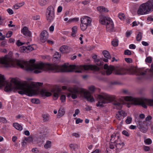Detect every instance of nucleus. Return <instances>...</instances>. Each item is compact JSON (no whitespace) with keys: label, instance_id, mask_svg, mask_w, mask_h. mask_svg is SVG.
I'll return each instance as SVG.
<instances>
[{"label":"nucleus","instance_id":"1","mask_svg":"<svg viewBox=\"0 0 153 153\" xmlns=\"http://www.w3.org/2000/svg\"><path fill=\"white\" fill-rule=\"evenodd\" d=\"M34 59L30 60L29 62L23 60H13L11 56L7 55L0 57V64H3L6 67H16V66L27 71L34 70V73L39 74L44 71L57 72H71L81 73L84 70L91 69L98 71V66L94 65H70L68 66L65 64L61 66L54 64H46L42 62L35 63Z\"/></svg>","mask_w":153,"mask_h":153},{"label":"nucleus","instance_id":"2","mask_svg":"<svg viewBox=\"0 0 153 153\" xmlns=\"http://www.w3.org/2000/svg\"><path fill=\"white\" fill-rule=\"evenodd\" d=\"M12 83L6 81L4 76L0 74V87L4 86V91H11L14 89L18 90V93L21 95L26 94L29 96L38 94L43 97H48L51 95V93L45 89H42L40 92L37 86L41 85L42 83H35L25 81L21 82L14 79L11 80Z\"/></svg>","mask_w":153,"mask_h":153},{"label":"nucleus","instance_id":"3","mask_svg":"<svg viewBox=\"0 0 153 153\" xmlns=\"http://www.w3.org/2000/svg\"><path fill=\"white\" fill-rule=\"evenodd\" d=\"M116 97L114 95H110L106 93H102L98 96L97 99L98 102L97 106L102 107L103 104L108 103L114 101L113 104L114 108L117 109H121L122 107L123 100L131 102L135 105H141L143 107L146 108L147 105L153 106V100L145 98H134L131 97L126 96L121 97L118 100H115Z\"/></svg>","mask_w":153,"mask_h":153},{"label":"nucleus","instance_id":"4","mask_svg":"<svg viewBox=\"0 0 153 153\" xmlns=\"http://www.w3.org/2000/svg\"><path fill=\"white\" fill-rule=\"evenodd\" d=\"M69 92L68 94V97L71 96L73 99H75L77 97V94H79L83 96L86 100L90 102H94V99L91 95L90 93L85 89L78 88H68Z\"/></svg>","mask_w":153,"mask_h":153},{"label":"nucleus","instance_id":"5","mask_svg":"<svg viewBox=\"0 0 153 153\" xmlns=\"http://www.w3.org/2000/svg\"><path fill=\"white\" fill-rule=\"evenodd\" d=\"M153 11V0H150L140 5L137 13L138 15H144L149 14Z\"/></svg>","mask_w":153,"mask_h":153},{"label":"nucleus","instance_id":"6","mask_svg":"<svg viewBox=\"0 0 153 153\" xmlns=\"http://www.w3.org/2000/svg\"><path fill=\"white\" fill-rule=\"evenodd\" d=\"M104 68V69L106 70V72L107 75L111 74L112 71L114 70L115 74L117 75H123L125 74L126 72V70L124 68H115L114 66L110 65L108 66L107 64H105Z\"/></svg>","mask_w":153,"mask_h":153},{"label":"nucleus","instance_id":"7","mask_svg":"<svg viewBox=\"0 0 153 153\" xmlns=\"http://www.w3.org/2000/svg\"><path fill=\"white\" fill-rule=\"evenodd\" d=\"M40 39L42 42H46L48 38L49 34L48 32L46 30H43L40 34Z\"/></svg>","mask_w":153,"mask_h":153},{"label":"nucleus","instance_id":"8","mask_svg":"<svg viewBox=\"0 0 153 153\" xmlns=\"http://www.w3.org/2000/svg\"><path fill=\"white\" fill-rule=\"evenodd\" d=\"M61 89L60 88H57L52 90V92L53 95V99L56 100L58 98L59 95L61 94Z\"/></svg>","mask_w":153,"mask_h":153},{"label":"nucleus","instance_id":"9","mask_svg":"<svg viewBox=\"0 0 153 153\" xmlns=\"http://www.w3.org/2000/svg\"><path fill=\"white\" fill-rule=\"evenodd\" d=\"M111 19L110 17H106L103 15H101L99 16V21L102 25H105L107 24Z\"/></svg>","mask_w":153,"mask_h":153},{"label":"nucleus","instance_id":"10","mask_svg":"<svg viewBox=\"0 0 153 153\" xmlns=\"http://www.w3.org/2000/svg\"><path fill=\"white\" fill-rule=\"evenodd\" d=\"M120 139V135L119 133H114L111 136L110 140L111 142H113L114 143L116 142H119Z\"/></svg>","mask_w":153,"mask_h":153},{"label":"nucleus","instance_id":"11","mask_svg":"<svg viewBox=\"0 0 153 153\" xmlns=\"http://www.w3.org/2000/svg\"><path fill=\"white\" fill-rule=\"evenodd\" d=\"M80 21L81 22L85 24L88 26H89L91 25L92 22L91 18L87 16L83 17L81 19Z\"/></svg>","mask_w":153,"mask_h":153},{"label":"nucleus","instance_id":"12","mask_svg":"<svg viewBox=\"0 0 153 153\" xmlns=\"http://www.w3.org/2000/svg\"><path fill=\"white\" fill-rule=\"evenodd\" d=\"M105 25L106 26V30L107 31L111 32L114 31V23L111 19L108 22L107 24H105Z\"/></svg>","mask_w":153,"mask_h":153},{"label":"nucleus","instance_id":"13","mask_svg":"<svg viewBox=\"0 0 153 153\" xmlns=\"http://www.w3.org/2000/svg\"><path fill=\"white\" fill-rule=\"evenodd\" d=\"M126 113L123 111H119L116 115V118L119 120H120L122 119V117H123L126 116Z\"/></svg>","mask_w":153,"mask_h":153},{"label":"nucleus","instance_id":"14","mask_svg":"<svg viewBox=\"0 0 153 153\" xmlns=\"http://www.w3.org/2000/svg\"><path fill=\"white\" fill-rule=\"evenodd\" d=\"M21 32L25 36L30 37L31 35L30 31L28 30V28L26 27L23 28L21 30Z\"/></svg>","mask_w":153,"mask_h":153},{"label":"nucleus","instance_id":"15","mask_svg":"<svg viewBox=\"0 0 153 153\" xmlns=\"http://www.w3.org/2000/svg\"><path fill=\"white\" fill-rule=\"evenodd\" d=\"M59 50L62 53H67L70 51V48L67 46L63 45L60 47Z\"/></svg>","mask_w":153,"mask_h":153},{"label":"nucleus","instance_id":"16","mask_svg":"<svg viewBox=\"0 0 153 153\" xmlns=\"http://www.w3.org/2000/svg\"><path fill=\"white\" fill-rule=\"evenodd\" d=\"M115 144L116 149L118 150H121L123 148L124 145V143L121 141L120 139L119 142H116Z\"/></svg>","mask_w":153,"mask_h":153},{"label":"nucleus","instance_id":"17","mask_svg":"<svg viewBox=\"0 0 153 153\" xmlns=\"http://www.w3.org/2000/svg\"><path fill=\"white\" fill-rule=\"evenodd\" d=\"M97 11L101 13H107L109 11L107 8L102 6H99L97 7Z\"/></svg>","mask_w":153,"mask_h":153},{"label":"nucleus","instance_id":"18","mask_svg":"<svg viewBox=\"0 0 153 153\" xmlns=\"http://www.w3.org/2000/svg\"><path fill=\"white\" fill-rule=\"evenodd\" d=\"M65 113L64 109L63 108H60L59 111L57 115V118H60L64 115Z\"/></svg>","mask_w":153,"mask_h":153},{"label":"nucleus","instance_id":"19","mask_svg":"<svg viewBox=\"0 0 153 153\" xmlns=\"http://www.w3.org/2000/svg\"><path fill=\"white\" fill-rule=\"evenodd\" d=\"M46 15L47 19L49 22L52 21L54 18V14L46 13Z\"/></svg>","mask_w":153,"mask_h":153},{"label":"nucleus","instance_id":"20","mask_svg":"<svg viewBox=\"0 0 153 153\" xmlns=\"http://www.w3.org/2000/svg\"><path fill=\"white\" fill-rule=\"evenodd\" d=\"M46 13L54 14V8L51 6L48 7L47 9Z\"/></svg>","mask_w":153,"mask_h":153},{"label":"nucleus","instance_id":"21","mask_svg":"<svg viewBox=\"0 0 153 153\" xmlns=\"http://www.w3.org/2000/svg\"><path fill=\"white\" fill-rule=\"evenodd\" d=\"M137 127L138 128L140 129V131L143 133H146L147 131V128H144L140 123L137 125Z\"/></svg>","mask_w":153,"mask_h":153},{"label":"nucleus","instance_id":"22","mask_svg":"<svg viewBox=\"0 0 153 153\" xmlns=\"http://www.w3.org/2000/svg\"><path fill=\"white\" fill-rule=\"evenodd\" d=\"M13 126L17 130L19 131H21L22 128V126L17 123H13Z\"/></svg>","mask_w":153,"mask_h":153},{"label":"nucleus","instance_id":"23","mask_svg":"<svg viewBox=\"0 0 153 153\" xmlns=\"http://www.w3.org/2000/svg\"><path fill=\"white\" fill-rule=\"evenodd\" d=\"M102 53L104 56L107 59H110L111 56L110 55L109 52L107 51H104L102 52Z\"/></svg>","mask_w":153,"mask_h":153},{"label":"nucleus","instance_id":"24","mask_svg":"<svg viewBox=\"0 0 153 153\" xmlns=\"http://www.w3.org/2000/svg\"><path fill=\"white\" fill-rule=\"evenodd\" d=\"M88 26L85 24L83 23L82 22H81V23L80 25V27L82 31H84L85 30Z\"/></svg>","mask_w":153,"mask_h":153},{"label":"nucleus","instance_id":"25","mask_svg":"<svg viewBox=\"0 0 153 153\" xmlns=\"http://www.w3.org/2000/svg\"><path fill=\"white\" fill-rule=\"evenodd\" d=\"M148 71V69H140L138 70L139 74L140 75H143L146 74Z\"/></svg>","mask_w":153,"mask_h":153},{"label":"nucleus","instance_id":"26","mask_svg":"<svg viewBox=\"0 0 153 153\" xmlns=\"http://www.w3.org/2000/svg\"><path fill=\"white\" fill-rule=\"evenodd\" d=\"M72 33L71 34V36L74 37L76 36V33L77 31V27L76 26H74L73 27L72 29Z\"/></svg>","mask_w":153,"mask_h":153},{"label":"nucleus","instance_id":"27","mask_svg":"<svg viewBox=\"0 0 153 153\" xmlns=\"http://www.w3.org/2000/svg\"><path fill=\"white\" fill-rule=\"evenodd\" d=\"M118 42L119 41L118 39L115 38L112 41L111 44L114 47L117 46L118 45Z\"/></svg>","mask_w":153,"mask_h":153},{"label":"nucleus","instance_id":"28","mask_svg":"<svg viewBox=\"0 0 153 153\" xmlns=\"http://www.w3.org/2000/svg\"><path fill=\"white\" fill-rule=\"evenodd\" d=\"M69 146L72 150L75 151L78 149V146L76 144H71L69 145Z\"/></svg>","mask_w":153,"mask_h":153},{"label":"nucleus","instance_id":"29","mask_svg":"<svg viewBox=\"0 0 153 153\" xmlns=\"http://www.w3.org/2000/svg\"><path fill=\"white\" fill-rule=\"evenodd\" d=\"M51 146V141L48 140L44 145V147L45 149H47L50 148Z\"/></svg>","mask_w":153,"mask_h":153},{"label":"nucleus","instance_id":"30","mask_svg":"<svg viewBox=\"0 0 153 153\" xmlns=\"http://www.w3.org/2000/svg\"><path fill=\"white\" fill-rule=\"evenodd\" d=\"M88 88L89 91H90L91 93H93L96 90L95 87L93 85L89 86L88 87Z\"/></svg>","mask_w":153,"mask_h":153},{"label":"nucleus","instance_id":"31","mask_svg":"<svg viewBox=\"0 0 153 153\" xmlns=\"http://www.w3.org/2000/svg\"><path fill=\"white\" fill-rule=\"evenodd\" d=\"M142 33L139 32L137 34V37H136V39L138 41H140L142 39Z\"/></svg>","mask_w":153,"mask_h":153},{"label":"nucleus","instance_id":"32","mask_svg":"<svg viewBox=\"0 0 153 153\" xmlns=\"http://www.w3.org/2000/svg\"><path fill=\"white\" fill-rule=\"evenodd\" d=\"M31 102L34 104H38L40 103V100L37 99H33L31 100Z\"/></svg>","mask_w":153,"mask_h":153},{"label":"nucleus","instance_id":"33","mask_svg":"<svg viewBox=\"0 0 153 153\" xmlns=\"http://www.w3.org/2000/svg\"><path fill=\"white\" fill-rule=\"evenodd\" d=\"M118 17L121 20H123L125 19V16L123 13H119L118 15Z\"/></svg>","mask_w":153,"mask_h":153},{"label":"nucleus","instance_id":"34","mask_svg":"<svg viewBox=\"0 0 153 153\" xmlns=\"http://www.w3.org/2000/svg\"><path fill=\"white\" fill-rule=\"evenodd\" d=\"M47 0H39V3L41 6L45 5L47 3Z\"/></svg>","mask_w":153,"mask_h":153},{"label":"nucleus","instance_id":"35","mask_svg":"<svg viewBox=\"0 0 153 153\" xmlns=\"http://www.w3.org/2000/svg\"><path fill=\"white\" fill-rule=\"evenodd\" d=\"M60 56L61 54L59 52H55L53 55L54 58L56 59L59 58L60 57Z\"/></svg>","mask_w":153,"mask_h":153},{"label":"nucleus","instance_id":"36","mask_svg":"<svg viewBox=\"0 0 153 153\" xmlns=\"http://www.w3.org/2000/svg\"><path fill=\"white\" fill-rule=\"evenodd\" d=\"M79 20L78 18H74L72 19H70L68 21V22H76L78 21Z\"/></svg>","mask_w":153,"mask_h":153},{"label":"nucleus","instance_id":"37","mask_svg":"<svg viewBox=\"0 0 153 153\" xmlns=\"http://www.w3.org/2000/svg\"><path fill=\"white\" fill-rule=\"evenodd\" d=\"M144 142L146 144L149 145L152 143V140L148 138L145 140Z\"/></svg>","mask_w":153,"mask_h":153},{"label":"nucleus","instance_id":"38","mask_svg":"<svg viewBox=\"0 0 153 153\" xmlns=\"http://www.w3.org/2000/svg\"><path fill=\"white\" fill-rule=\"evenodd\" d=\"M42 117L43 119V120L45 122L48 121L49 120L48 116L47 114H43Z\"/></svg>","mask_w":153,"mask_h":153},{"label":"nucleus","instance_id":"39","mask_svg":"<svg viewBox=\"0 0 153 153\" xmlns=\"http://www.w3.org/2000/svg\"><path fill=\"white\" fill-rule=\"evenodd\" d=\"M132 120V118L130 117H128L127 119L126 120V123L127 124H130Z\"/></svg>","mask_w":153,"mask_h":153},{"label":"nucleus","instance_id":"40","mask_svg":"<svg viewBox=\"0 0 153 153\" xmlns=\"http://www.w3.org/2000/svg\"><path fill=\"white\" fill-rule=\"evenodd\" d=\"M152 59L151 57L149 56L146 58L145 59V61L146 62L151 63L152 62Z\"/></svg>","mask_w":153,"mask_h":153},{"label":"nucleus","instance_id":"41","mask_svg":"<svg viewBox=\"0 0 153 153\" xmlns=\"http://www.w3.org/2000/svg\"><path fill=\"white\" fill-rule=\"evenodd\" d=\"M20 50L21 52H24L25 51H27V47L23 46L20 48Z\"/></svg>","mask_w":153,"mask_h":153},{"label":"nucleus","instance_id":"42","mask_svg":"<svg viewBox=\"0 0 153 153\" xmlns=\"http://www.w3.org/2000/svg\"><path fill=\"white\" fill-rule=\"evenodd\" d=\"M13 34L12 31H8L6 35V37L7 38H9L11 37Z\"/></svg>","mask_w":153,"mask_h":153},{"label":"nucleus","instance_id":"43","mask_svg":"<svg viewBox=\"0 0 153 153\" xmlns=\"http://www.w3.org/2000/svg\"><path fill=\"white\" fill-rule=\"evenodd\" d=\"M131 33L132 32L131 31H127L126 33V36L127 37H129L130 36Z\"/></svg>","mask_w":153,"mask_h":153},{"label":"nucleus","instance_id":"44","mask_svg":"<svg viewBox=\"0 0 153 153\" xmlns=\"http://www.w3.org/2000/svg\"><path fill=\"white\" fill-rule=\"evenodd\" d=\"M131 54V51L128 50H127L125 51V54L126 55H130Z\"/></svg>","mask_w":153,"mask_h":153},{"label":"nucleus","instance_id":"45","mask_svg":"<svg viewBox=\"0 0 153 153\" xmlns=\"http://www.w3.org/2000/svg\"><path fill=\"white\" fill-rule=\"evenodd\" d=\"M65 99L66 97L65 95H63L61 96L60 99L62 102H64L65 101Z\"/></svg>","mask_w":153,"mask_h":153},{"label":"nucleus","instance_id":"46","mask_svg":"<svg viewBox=\"0 0 153 153\" xmlns=\"http://www.w3.org/2000/svg\"><path fill=\"white\" fill-rule=\"evenodd\" d=\"M16 44L18 46H19L23 45L24 43H22L19 40H18L17 41Z\"/></svg>","mask_w":153,"mask_h":153},{"label":"nucleus","instance_id":"47","mask_svg":"<svg viewBox=\"0 0 153 153\" xmlns=\"http://www.w3.org/2000/svg\"><path fill=\"white\" fill-rule=\"evenodd\" d=\"M7 11L10 15H12L13 13V12L11 9L9 8L7 9Z\"/></svg>","mask_w":153,"mask_h":153},{"label":"nucleus","instance_id":"48","mask_svg":"<svg viewBox=\"0 0 153 153\" xmlns=\"http://www.w3.org/2000/svg\"><path fill=\"white\" fill-rule=\"evenodd\" d=\"M122 134H123L127 137H128L129 135L128 132L126 130L123 131L122 132Z\"/></svg>","mask_w":153,"mask_h":153},{"label":"nucleus","instance_id":"49","mask_svg":"<svg viewBox=\"0 0 153 153\" xmlns=\"http://www.w3.org/2000/svg\"><path fill=\"white\" fill-rule=\"evenodd\" d=\"M125 60L126 62L128 63H131L132 62V60L131 58H125Z\"/></svg>","mask_w":153,"mask_h":153},{"label":"nucleus","instance_id":"50","mask_svg":"<svg viewBox=\"0 0 153 153\" xmlns=\"http://www.w3.org/2000/svg\"><path fill=\"white\" fill-rule=\"evenodd\" d=\"M27 51H30L34 50L33 48L30 46H28L27 47Z\"/></svg>","mask_w":153,"mask_h":153},{"label":"nucleus","instance_id":"51","mask_svg":"<svg viewBox=\"0 0 153 153\" xmlns=\"http://www.w3.org/2000/svg\"><path fill=\"white\" fill-rule=\"evenodd\" d=\"M143 149L145 151H148L150 150V148L147 146H143Z\"/></svg>","mask_w":153,"mask_h":153},{"label":"nucleus","instance_id":"52","mask_svg":"<svg viewBox=\"0 0 153 153\" xmlns=\"http://www.w3.org/2000/svg\"><path fill=\"white\" fill-rule=\"evenodd\" d=\"M83 121L82 120H81L79 118L77 119L76 121V124H79V123H81Z\"/></svg>","mask_w":153,"mask_h":153},{"label":"nucleus","instance_id":"53","mask_svg":"<svg viewBox=\"0 0 153 153\" xmlns=\"http://www.w3.org/2000/svg\"><path fill=\"white\" fill-rule=\"evenodd\" d=\"M152 119V117L150 115H149L146 117L145 119V120L146 121L150 120Z\"/></svg>","mask_w":153,"mask_h":153},{"label":"nucleus","instance_id":"54","mask_svg":"<svg viewBox=\"0 0 153 153\" xmlns=\"http://www.w3.org/2000/svg\"><path fill=\"white\" fill-rule=\"evenodd\" d=\"M136 47V46L133 44H131L129 46V48L131 49H135Z\"/></svg>","mask_w":153,"mask_h":153},{"label":"nucleus","instance_id":"55","mask_svg":"<svg viewBox=\"0 0 153 153\" xmlns=\"http://www.w3.org/2000/svg\"><path fill=\"white\" fill-rule=\"evenodd\" d=\"M62 7L61 6H59L57 8V11L58 13H60L62 12Z\"/></svg>","mask_w":153,"mask_h":153},{"label":"nucleus","instance_id":"56","mask_svg":"<svg viewBox=\"0 0 153 153\" xmlns=\"http://www.w3.org/2000/svg\"><path fill=\"white\" fill-rule=\"evenodd\" d=\"M12 21H11L9 22V24L8 25V26L9 27H15V25H12Z\"/></svg>","mask_w":153,"mask_h":153},{"label":"nucleus","instance_id":"57","mask_svg":"<svg viewBox=\"0 0 153 153\" xmlns=\"http://www.w3.org/2000/svg\"><path fill=\"white\" fill-rule=\"evenodd\" d=\"M72 135L73 136H74L76 138L79 137H80L79 134L76 133H73Z\"/></svg>","mask_w":153,"mask_h":153},{"label":"nucleus","instance_id":"58","mask_svg":"<svg viewBox=\"0 0 153 153\" xmlns=\"http://www.w3.org/2000/svg\"><path fill=\"white\" fill-rule=\"evenodd\" d=\"M25 140L27 142H29L32 140V138L31 137H28V138H26Z\"/></svg>","mask_w":153,"mask_h":153},{"label":"nucleus","instance_id":"59","mask_svg":"<svg viewBox=\"0 0 153 153\" xmlns=\"http://www.w3.org/2000/svg\"><path fill=\"white\" fill-rule=\"evenodd\" d=\"M15 41V40L13 38H10L9 39V42L10 43H13Z\"/></svg>","mask_w":153,"mask_h":153},{"label":"nucleus","instance_id":"60","mask_svg":"<svg viewBox=\"0 0 153 153\" xmlns=\"http://www.w3.org/2000/svg\"><path fill=\"white\" fill-rule=\"evenodd\" d=\"M20 7L19 6V4H15L13 6V7L15 9H18Z\"/></svg>","mask_w":153,"mask_h":153},{"label":"nucleus","instance_id":"61","mask_svg":"<svg viewBox=\"0 0 153 153\" xmlns=\"http://www.w3.org/2000/svg\"><path fill=\"white\" fill-rule=\"evenodd\" d=\"M141 43L143 45L145 46H147L149 45V44L147 42L145 41H142Z\"/></svg>","mask_w":153,"mask_h":153},{"label":"nucleus","instance_id":"62","mask_svg":"<svg viewBox=\"0 0 153 153\" xmlns=\"http://www.w3.org/2000/svg\"><path fill=\"white\" fill-rule=\"evenodd\" d=\"M33 19L34 20H38L40 19V16H36L33 17Z\"/></svg>","mask_w":153,"mask_h":153},{"label":"nucleus","instance_id":"63","mask_svg":"<svg viewBox=\"0 0 153 153\" xmlns=\"http://www.w3.org/2000/svg\"><path fill=\"white\" fill-rule=\"evenodd\" d=\"M50 32H53L54 30V26L53 25H51L49 28Z\"/></svg>","mask_w":153,"mask_h":153},{"label":"nucleus","instance_id":"64","mask_svg":"<svg viewBox=\"0 0 153 153\" xmlns=\"http://www.w3.org/2000/svg\"><path fill=\"white\" fill-rule=\"evenodd\" d=\"M122 93L124 94H128V92L127 90H123L122 91Z\"/></svg>","mask_w":153,"mask_h":153}]
</instances>
